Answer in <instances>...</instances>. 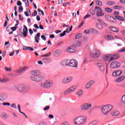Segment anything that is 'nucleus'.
Masks as SVG:
<instances>
[{
    "instance_id": "nucleus-5",
    "label": "nucleus",
    "mask_w": 125,
    "mask_h": 125,
    "mask_svg": "<svg viewBox=\"0 0 125 125\" xmlns=\"http://www.w3.org/2000/svg\"><path fill=\"white\" fill-rule=\"evenodd\" d=\"M31 79L32 81H34V82H42L43 81V77L40 75L31 76Z\"/></svg>"
},
{
    "instance_id": "nucleus-7",
    "label": "nucleus",
    "mask_w": 125,
    "mask_h": 125,
    "mask_svg": "<svg viewBox=\"0 0 125 125\" xmlns=\"http://www.w3.org/2000/svg\"><path fill=\"white\" fill-rule=\"evenodd\" d=\"M73 80V77L69 76L63 78L62 80V83L63 84H66L67 83H69Z\"/></svg>"
},
{
    "instance_id": "nucleus-16",
    "label": "nucleus",
    "mask_w": 125,
    "mask_h": 125,
    "mask_svg": "<svg viewBox=\"0 0 125 125\" xmlns=\"http://www.w3.org/2000/svg\"><path fill=\"white\" fill-rule=\"evenodd\" d=\"M67 52H68L69 53H74L75 52H76V50H75V49H74V47L73 46H70L68 47L67 49H66Z\"/></svg>"
},
{
    "instance_id": "nucleus-26",
    "label": "nucleus",
    "mask_w": 125,
    "mask_h": 125,
    "mask_svg": "<svg viewBox=\"0 0 125 125\" xmlns=\"http://www.w3.org/2000/svg\"><path fill=\"white\" fill-rule=\"evenodd\" d=\"M112 116H119L120 112L118 111H113L111 113Z\"/></svg>"
},
{
    "instance_id": "nucleus-2",
    "label": "nucleus",
    "mask_w": 125,
    "mask_h": 125,
    "mask_svg": "<svg viewBox=\"0 0 125 125\" xmlns=\"http://www.w3.org/2000/svg\"><path fill=\"white\" fill-rule=\"evenodd\" d=\"M113 109V105L111 104H107L103 106L102 108V112L104 115H108L110 111Z\"/></svg>"
},
{
    "instance_id": "nucleus-33",
    "label": "nucleus",
    "mask_w": 125,
    "mask_h": 125,
    "mask_svg": "<svg viewBox=\"0 0 125 125\" xmlns=\"http://www.w3.org/2000/svg\"><path fill=\"white\" fill-rule=\"evenodd\" d=\"M105 11H106V12H108L109 13H111V12H112V11H113V10L110 8H105L104 9Z\"/></svg>"
},
{
    "instance_id": "nucleus-47",
    "label": "nucleus",
    "mask_w": 125,
    "mask_h": 125,
    "mask_svg": "<svg viewBox=\"0 0 125 125\" xmlns=\"http://www.w3.org/2000/svg\"><path fill=\"white\" fill-rule=\"evenodd\" d=\"M50 108V106L49 105H47L43 108V110H44V111H47V110H49Z\"/></svg>"
},
{
    "instance_id": "nucleus-9",
    "label": "nucleus",
    "mask_w": 125,
    "mask_h": 125,
    "mask_svg": "<svg viewBox=\"0 0 125 125\" xmlns=\"http://www.w3.org/2000/svg\"><path fill=\"white\" fill-rule=\"evenodd\" d=\"M92 105L91 104H88L87 103L84 104L80 106L81 110H88L89 108H91Z\"/></svg>"
},
{
    "instance_id": "nucleus-54",
    "label": "nucleus",
    "mask_w": 125,
    "mask_h": 125,
    "mask_svg": "<svg viewBox=\"0 0 125 125\" xmlns=\"http://www.w3.org/2000/svg\"><path fill=\"white\" fill-rule=\"evenodd\" d=\"M90 14H92V15H95V10H91L90 11Z\"/></svg>"
},
{
    "instance_id": "nucleus-21",
    "label": "nucleus",
    "mask_w": 125,
    "mask_h": 125,
    "mask_svg": "<svg viewBox=\"0 0 125 125\" xmlns=\"http://www.w3.org/2000/svg\"><path fill=\"white\" fill-rule=\"evenodd\" d=\"M125 76H121L117 79L115 81L117 82V83H121V82H123V81L125 80Z\"/></svg>"
},
{
    "instance_id": "nucleus-41",
    "label": "nucleus",
    "mask_w": 125,
    "mask_h": 125,
    "mask_svg": "<svg viewBox=\"0 0 125 125\" xmlns=\"http://www.w3.org/2000/svg\"><path fill=\"white\" fill-rule=\"evenodd\" d=\"M85 87L86 89H89V88H90V87H91V86H90V85L87 83L86 84Z\"/></svg>"
},
{
    "instance_id": "nucleus-17",
    "label": "nucleus",
    "mask_w": 125,
    "mask_h": 125,
    "mask_svg": "<svg viewBox=\"0 0 125 125\" xmlns=\"http://www.w3.org/2000/svg\"><path fill=\"white\" fill-rule=\"evenodd\" d=\"M26 70H28V67H22L19 69L17 73H20L21 74V73H24V72H26Z\"/></svg>"
},
{
    "instance_id": "nucleus-29",
    "label": "nucleus",
    "mask_w": 125,
    "mask_h": 125,
    "mask_svg": "<svg viewBox=\"0 0 125 125\" xmlns=\"http://www.w3.org/2000/svg\"><path fill=\"white\" fill-rule=\"evenodd\" d=\"M60 53V52L59 51V50H56L54 53H53V55L54 56H55V57H58V55H59Z\"/></svg>"
},
{
    "instance_id": "nucleus-10",
    "label": "nucleus",
    "mask_w": 125,
    "mask_h": 125,
    "mask_svg": "<svg viewBox=\"0 0 125 125\" xmlns=\"http://www.w3.org/2000/svg\"><path fill=\"white\" fill-rule=\"evenodd\" d=\"M69 65L70 67L77 68L78 67V61L75 59L71 60L69 61Z\"/></svg>"
},
{
    "instance_id": "nucleus-56",
    "label": "nucleus",
    "mask_w": 125,
    "mask_h": 125,
    "mask_svg": "<svg viewBox=\"0 0 125 125\" xmlns=\"http://www.w3.org/2000/svg\"><path fill=\"white\" fill-rule=\"evenodd\" d=\"M11 107L12 108H14L15 109H17V106H16V104H12Z\"/></svg>"
},
{
    "instance_id": "nucleus-42",
    "label": "nucleus",
    "mask_w": 125,
    "mask_h": 125,
    "mask_svg": "<svg viewBox=\"0 0 125 125\" xmlns=\"http://www.w3.org/2000/svg\"><path fill=\"white\" fill-rule=\"evenodd\" d=\"M121 101H122V103H124V104H125V95H124L122 96V99H121Z\"/></svg>"
},
{
    "instance_id": "nucleus-8",
    "label": "nucleus",
    "mask_w": 125,
    "mask_h": 125,
    "mask_svg": "<svg viewBox=\"0 0 125 125\" xmlns=\"http://www.w3.org/2000/svg\"><path fill=\"white\" fill-rule=\"evenodd\" d=\"M100 55H101V53L100 51L98 50H96L94 51V53L91 54L90 56L92 57V58H99L100 57Z\"/></svg>"
},
{
    "instance_id": "nucleus-31",
    "label": "nucleus",
    "mask_w": 125,
    "mask_h": 125,
    "mask_svg": "<svg viewBox=\"0 0 125 125\" xmlns=\"http://www.w3.org/2000/svg\"><path fill=\"white\" fill-rule=\"evenodd\" d=\"M7 98V96H1L0 95V100L2 101V100H6Z\"/></svg>"
},
{
    "instance_id": "nucleus-28",
    "label": "nucleus",
    "mask_w": 125,
    "mask_h": 125,
    "mask_svg": "<svg viewBox=\"0 0 125 125\" xmlns=\"http://www.w3.org/2000/svg\"><path fill=\"white\" fill-rule=\"evenodd\" d=\"M115 18L117 19L118 20H120V21H125V18L120 16H116Z\"/></svg>"
},
{
    "instance_id": "nucleus-24",
    "label": "nucleus",
    "mask_w": 125,
    "mask_h": 125,
    "mask_svg": "<svg viewBox=\"0 0 125 125\" xmlns=\"http://www.w3.org/2000/svg\"><path fill=\"white\" fill-rule=\"evenodd\" d=\"M23 35L24 38H26L28 35V28L23 29Z\"/></svg>"
},
{
    "instance_id": "nucleus-52",
    "label": "nucleus",
    "mask_w": 125,
    "mask_h": 125,
    "mask_svg": "<svg viewBox=\"0 0 125 125\" xmlns=\"http://www.w3.org/2000/svg\"><path fill=\"white\" fill-rule=\"evenodd\" d=\"M51 55V52H49V53L46 55H43L42 56L43 57H48V56H50Z\"/></svg>"
},
{
    "instance_id": "nucleus-27",
    "label": "nucleus",
    "mask_w": 125,
    "mask_h": 125,
    "mask_svg": "<svg viewBox=\"0 0 125 125\" xmlns=\"http://www.w3.org/2000/svg\"><path fill=\"white\" fill-rule=\"evenodd\" d=\"M83 90H79L78 91H77V94L79 97H81V96L83 95Z\"/></svg>"
},
{
    "instance_id": "nucleus-15",
    "label": "nucleus",
    "mask_w": 125,
    "mask_h": 125,
    "mask_svg": "<svg viewBox=\"0 0 125 125\" xmlns=\"http://www.w3.org/2000/svg\"><path fill=\"white\" fill-rule=\"evenodd\" d=\"M83 45V40H79L76 42V43L74 44L75 47H79V46H82Z\"/></svg>"
},
{
    "instance_id": "nucleus-50",
    "label": "nucleus",
    "mask_w": 125,
    "mask_h": 125,
    "mask_svg": "<svg viewBox=\"0 0 125 125\" xmlns=\"http://www.w3.org/2000/svg\"><path fill=\"white\" fill-rule=\"evenodd\" d=\"M107 39L108 40H113L114 37L112 35H108L107 36Z\"/></svg>"
},
{
    "instance_id": "nucleus-14",
    "label": "nucleus",
    "mask_w": 125,
    "mask_h": 125,
    "mask_svg": "<svg viewBox=\"0 0 125 125\" xmlns=\"http://www.w3.org/2000/svg\"><path fill=\"white\" fill-rule=\"evenodd\" d=\"M30 74L31 75H33L34 76L33 77H35V76H39V75H41V72L38 70H33L30 72Z\"/></svg>"
},
{
    "instance_id": "nucleus-4",
    "label": "nucleus",
    "mask_w": 125,
    "mask_h": 125,
    "mask_svg": "<svg viewBox=\"0 0 125 125\" xmlns=\"http://www.w3.org/2000/svg\"><path fill=\"white\" fill-rule=\"evenodd\" d=\"M94 10L95 12L97 13L96 15L98 17H99L100 16H103V15H104V13L103 12V11H102V9H101V8L96 6L95 7Z\"/></svg>"
},
{
    "instance_id": "nucleus-20",
    "label": "nucleus",
    "mask_w": 125,
    "mask_h": 125,
    "mask_svg": "<svg viewBox=\"0 0 125 125\" xmlns=\"http://www.w3.org/2000/svg\"><path fill=\"white\" fill-rule=\"evenodd\" d=\"M99 64V69L102 72H104L105 71V66H104V64H102L101 63H98Z\"/></svg>"
},
{
    "instance_id": "nucleus-63",
    "label": "nucleus",
    "mask_w": 125,
    "mask_h": 125,
    "mask_svg": "<svg viewBox=\"0 0 125 125\" xmlns=\"http://www.w3.org/2000/svg\"><path fill=\"white\" fill-rule=\"evenodd\" d=\"M39 125H47V124H46V123L45 122H41L39 124Z\"/></svg>"
},
{
    "instance_id": "nucleus-37",
    "label": "nucleus",
    "mask_w": 125,
    "mask_h": 125,
    "mask_svg": "<svg viewBox=\"0 0 125 125\" xmlns=\"http://www.w3.org/2000/svg\"><path fill=\"white\" fill-rule=\"evenodd\" d=\"M18 109H19V111L20 113H21V114H22V115H24V116H25V115H26V114H25L24 112L21 111V108L20 107V105H19V104H18Z\"/></svg>"
},
{
    "instance_id": "nucleus-40",
    "label": "nucleus",
    "mask_w": 125,
    "mask_h": 125,
    "mask_svg": "<svg viewBox=\"0 0 125 125\" xmlns=\"http://www.w3.org/2000/svg\"><path fill=\"white\" fill-rule=\"evenodd\" d=\"M106 4H107V5H114V4H115V2L108 1L106 3Z\"/></svg>"
},
{
    "instance_id": "nucleus-35",
    "label": "nucleus",
    "mask_w": 125,
    "mask_h": 125,
    "mask_svg": "<svg viewBox=\"0 0 125 125\" xmlns=\"http://www.w3.org/2000/svg\"><path fill=\"white\" fill-rule=\"evenodd\" d=\"M96 4L99 5V6H102V1L100 0H97L96 1Z\"/></svg>"
},
{
    "instance_id": "nucleus-44",
    "label": "nucleus",
    "mask_w": 125,
    "mask_h": 125,
    "mask_svg": "<svg viewBox=\"0 0 125 125\" xmlns=\"http://www.w3.org/2000/svg\"><path fill=\"white\" fill-rule=\"evenodd\" d=\"M64 36H66V31H63L62 33L60 34V38L64 37Z\"/></svg>"
},
{
    "instance_id": "nucleus-36",
    "label": "nucleus",
    "mask_w": 125,
    "mask_h": 125,
    "mask_svg": "<svg viewBox=\"0 0 125 125\" xmlns=\"http://www.w3.org/2000/svg\"><path fill=\"white\" fill-rule=\"evenodd\" d=\"M82 36H83V34L82 33L78 34L76 37L75 39L76 40H79V39H81L82 38Z\"/></svg>"
},
{
    "instance_id": "nucleus-57",
    "label": "nucleus",
    "mask_w": 125,
    "mask_h": 125,
    "mask_svg": "<svg viewBox=\"0 0 125 125\" xmlns=\"http://www.w3.org/2000/svg\"><path fill=\"white\" fill-rule=\"evenodd\" d=\"M18 27L17 26H14V27H11V30H12L13 31H16V29H17Z\"/></svg>"
},
{
    "instance_id": "nucleus-12",
    "label": "nucleus",
    "mask_w": 125,
    "mask_h": 125,
    "mask_svg": "<svg viewBox=\"0 0 125 125\" xmlns=\"http://www.w3.org/2000/svg\"><path fill=\"white\" fill-rule=\"evenodd\" d=\"M121 56L120 55V54H115L114 55H111V57L110 58V60H109V62H111V61L115 60V59H118L120 58V57Z\"/></svg>"
},
{
    "instance_id": "nucleus-22",
    "label": "nucleus",
    "mask_w": 125,
    "mask_h": 125,
    "mask_svg": "<svg viewBox=\"0 0 125 125\" xmlns=\"http://www.w3.org/2000/svg\"><path fill=\"white\" fill-rule=\"evenodd\" d=\"M7 82H9V78L2 79L1 78H0V83H7Z\"/></svg>"
},
{
    "instance_id": "nucleus-60",
    "label": "nucleus",
    "mask_w": 125,
    "mask_h": 125,
    "mask_svg": "<svg viewBox=\"0 0 125 125\" xmlns=\"http://www.w3.org/2000/svg\"><path fill=\"white\" fill-rule=\"evenodd\" d=\"M105 18L106 19V20H108L109 21L110 19L111 18V16H105Z\"/></svg>"
},
{
    "instance_id": "nucleus-49",
    "label": "nucleus",
    "mask_w": 125,
    "mask_h": 125,
    "mask_svg": "<svg viewBox=\"0 0 125 125\" xmlns=\"http://www.w3.org/2000/svg\"><path fill=\"white\" fill-rule=\"evenodd\" d=\"M3 106H10V103H2V104Z\"/></svg>"
},
{
    "instance_id": "nucleus-6",
    "label": "nucleus",
    "mask_w": 125,
    "mask_h": 125,
    "mask_svg": "<svg viewBox=\"0 0 125 125\" xmlns=\"http://www.w3.org/2000/svg\"><path fill=\"white\" fill-rule=\"evenodd\" d=\"M52 82L46 81L44 83H41V86L45 88H49V87L52 86Z\"/></svg>"
},
{
    "instance_id": "nucleus-19",
    "label": "nucleus",
    "mask_w": 125,
    "mask_h": 125,
    "mask_svg": "<svg viewBox=\"0 0 125 125\" xmlns=\"http://www.w3.org/2000/svg\"><path fill=\"white\" fill-rule=\"evenodd\" d=\"M111 57H112V55L108 54L104 56L103 59L105 60V61H108V60L110 59L111 60Z\"/></svg>"
},
{
    "instance_id": "nucleus-62",
    "label": "nucleus",
    "mask_w": 125,
    "mask_h": 125,
    "mask_svg": "<svg viewBox=\"0 0 125 125\" xmlns=\"http://www.w3.org/2000/svg\"><path fill=\"white\" fill-rule=\"evenodd\" d=\"M5 70L6 71V72H8L11 71V68H8L6 67H5Z\"/></svg>"
},
{
    "instance_id": "nucleus-48",
    "label": "nucleus",
    "mask_w": 125,
    "mask_h": 125,
    "mask_svg": "<svg viewBox=\"0 0 125 125\" xmlns=\"http://www.w3.org/2000/svg\"><path fill=\"white\" fill-rule=\"evenodd\" d=\"M12 89H14L15 90H16L17 89L18 90V87H17V86L14 85L11 87Z\"/></svg>"
},
{
    "instance_id": "nucleus-61",
    "label": "nucleus",
    "mask_w": 125,
    "mask_h": 125,
    "mask_svg": "<svg viewBox=\"0 0 125 125\" xmlns=\"http://www.w3.org/2000/svg\"><path fill=\"white\" fill-rule=\"evenodd\" d=\"M19 16L20 17L19 19L21 20V21H23V20H24V18H23V17H21V15L20 14Z\"/></svg>"
},
{
    "instance_id": "nucleus-25",
    "label": "nucleus",
    "mask_w": 125,
    "mask_h": 125,
    "mask_svg": "<svg viewBox=\"0 0 125 125\" xmlns=\"http://www.w3.org/2000/svg\"><path fill=\"white\" fill-rule=\"evenodd\" d=\"M72 92L70 88H68L64 92L63 94H64V95H68V94H70V93H72Z\"/></svg>"
},
{
    "instance_id": "nucleus-1",
    "label": "nucleus",
    "mask_w": 125,
    "mask_h": 125,
    "mask_svg": "<svg viewBox=\"0 0 125 125\" xmlns=\"http://www.w3.org/2000/svg\"><path fill=\"white\" fill-rule=\"evenodd\" d=\"M85 123H86V117L84 116H78L74 120V123L76 125H83Z\"/></svg>"
},
{
    "instance_id": "nucleus-64",
    "label": "nucleus",
    "mask_w": 125,
    "mask_h": 125,
    "mask_svg": "<svg viewBox=\"0 0 125 125\" xmlns=\"http://www.w3.org/2000/svg\"><path fill=\"white\" fill-rule=\"evenodd\" d=\"M62 125H69V123H68V122H65L62 123Z\"/></svg>"
},
{
    "instance_id": "nucleus-45",
    "label": "nucleus",
    "mask_w": 125,
    "mask_h": 125,
    "mask_svg": "<svg viewBox=\"0 0 125 125\" xmlns=\"http://www.w3.org/2000/svg\"><path fill=\"white\" fill-rule=\"evenodd\" d=\"M42 61H43L45 63H46L47 61H50V59L44 58V59H43Z\"/></svg>"
},
{
    "instance_id": "nucleus-46",
    "label": "nucleus",
    "mask_w": 125,
    "mask_h": 125,
    "mask_svg": "<svg viewBox=\"0 0 125 125\" xmlns=\"http://www.w3.org/2000/svg\"><path fill=\"white\" fill-rule=\"evenodd\" d=\"M84 34H86V35H89L90 34V30L88 29H86L84 31Z\"/></svg>"
},
{
    "instance_id": "nucleus-18",
    "label": "nucleus",
    "mask_w": 125,
    "mask_h": 125,
    "mask_svg": "<svg viewBox=\"0 0 125 125\" xmlns=\"http://www.w3.org/2000/svg\"><path fill=\"white\" fill-rule=\"evenodd\" d=\"M40 37H41V33H38L36 36L35 37V40L36 42L37 43H39L40 41Z\"/></svg>"
},
{
    "instance_id": "nucleus-11",
    "label": "nucleus",
    "mask_w": 125,
    "mask_h": 125,
    "mask_svg": "<svg viewBox=\"0 0 125 125\" xmlns=\"http://www.w3.org/2000/svg\"><path fill=\"white\" fill-rule=\"evenodd\" d=\"M120 66H121V63L118 62L117 61L112 62L110 64V67L112 68H118L120 67Z\"/></svg>"
},
{
    "instance_id": "nucleus-38",
    "label": "nucleus",
    "mask_w": 125,
    "mask_h": 125,
    "mask_svg": "<svg viewBox=\"0 0 125 125\" xmlns=\"http://www.w3.org/2000/svg\"><path fill=\"white\" fill-rule=\"evenodd\" d=\"M88 83L90 85V86H91V85H93V84H94V83H95V81L94 80H91L89 82H88Z\"/></svg>"
},
{
    "instance_id": "nucleus-39",
    "label": "nucleus",
    "mask_w": 125,
    "mask_h": 125,
    "mask_svg": "<svg viewBox=\"0 0 125 125\" xmlns=\"http://www.w3.org/2000/svg\"><path fill=\"white\" fill-rule=\"evenodd\" d=\"M97 124V121H94L91 123H90L88 125H95Z\"/></svg>"
},
{
    "instance_id": "nucleus-23",
    "label": "nucleus",
    "mask_w": 125,
    "mask_h": 125,
    "mask_svg": "<svg viewBox=\"0 0 125 125\" xmlns=\"http://www.w3.org/2000/svg\"><path fill=\"white\" fill-rule=\"evenodd\" d=\"M110 30L114 33H118L119 32V28L117 27H110Z\"/></svg>"
},
{
    "instance_id": "nucleus-3",
    "label": "nucleus",
    "mask_w": 125,
    "mask_h": 125,
    "mask_svg": "<svg viewBox=\"0 0 125 125\" xmlns=\"http://www.w3.org/2000/svg\"><path fill=\"white\" fill-rule=\"evenodd\" d=\"M18 90L22 93H26L27 90H30V89L26 85L21 84L18 86Z\"/></svg>"
},
{
    "instance_id": "nucleus-55",
    "label": "nucleus",
    "mask_w": 125,
    "mask_h": 125,
    "mask_svg": "<svg viewBox=\"0 0 125 125\" xmlns=\"http://www.w3.org/2000/svg\"><path fill=\"white\" fill-rule=\"evenodd\" d=\"M37 14H38V12L37 11V10H34V13L32 14V16H36Z\"/></svg>"
},
{
    "instance_id": "nucleus-13",
    "label": "nucleus",
    "mask_w": 125,
    "mask_h": 125,
    "mask_svg": "<svg viewBox=\"0 0 125 125\" xmlns=\"http://www.w3.org/2000/svg\"><path fill=\"white\" fill-rule=\"evenodd\" d=\"M122 70H117L113 72L112 75L113 77H118L119 76H121V75H122Z\"/></svg>"
},
{
    "instance_id": "nucleus-34",
    "label": "nucleus",
    "mask_w": 125,
    "mask_h": 125,
    "mask_svg": "<svg viewBox=\"0 0 125 125\" xmlns=\"http://www.w3.org/2000/svg\"><path fill=\"white\" fill-rule=\"evenodd\" d=\"M61 64L62 66H67V60H63L61 62Z\"/></svg>"
},
{
    "instance_id": "nucleus-32",
    "label": "nucleus",
    "mask_w": 125,
    "mask_h": 125,
    "mask_svg": "<svg viewBox=\"0 0 125 125\" xmlns=\"http://www.w3.org/2000/svg\"><path fill=\"white\" fill-rule=\"evenodd\" d=\"M76 88H77V86H72L69 88V89L71 90V92H74V91H75V90L76 89Z\"/></svg>"
},
{
    "instance_id": "nucleus-43",
    "label": "nucleus",
    "mask_w": 125,
    "mask_h": 125,
    "mask_svg": "<svg viewBox=\"0 0 125 125\" xmlns=\"http://www.w3.org/2000/svg\"><path fill=\"white\" fill-rule=\"evenodd\" d=\"M19 12L21 13V12H23V7L22 6H20L19 7Z\"/></svg>"
},
{
    "instance_id": "nucleus-51",
    "label": "nucleus",
    "mask_w": 125,
    "mask_h": 125,
    "mask_svg": "<svg viewBox=\"0 0 125 125\" xmlns=\"http://www.w3.org/2000/svg\"><path fill=\"white\" fill-rule=\"evenodd\" d=\"M29 47H28L27 46L23 45V50H29Z\"/></svg>"
},
{
    "instance_id": "nucleus-53",
    "label": "nucleus",
    "mask_w": 125,
    "mask_h": 125,
    "mask_svg": "<svg viewBox=\"0 0 125 125\" xmlns=\"http://www.w3.org/2000/svg\"><path fill=\"white\" fill-rule=\"evenodd\" d=\"M97 27L98 29H99L100 30H102V29H103V26H102L100 24H98L97 25Z\"/></svg>"
},
{
    "instance_id": "nucleus-30",
    "label": "nucleus",
    "mask_w": 125,
    "mask_h": 125,
    "mask_svg": "<svg viewBox=\"0 0 125 125\" xmlns=\"http://www.w3.org/2000/svg\"><path fill=\"white\" fill-rule=\"evenodd\" d=\"M109 21L113 23V22H116L117 21V20L115 18H114V17H110V20Z\"/></svg>"
},
{
    "instance_id": "nucleus-59",
    "label": "nucleus",
    "mask_w": 125,
    "mask_h": 125,
    "mask_svg": "<svg viewBox=\"0 0 125 125\" xmlns=\"http://www.w3.org/2000/svg\"><path fill=\"white\" fill-rule=\"evenodd\" d=\"M90 16H91V15L89 14H87L84 16L83 19H86V18H89V17H90Z\"/></svg>"
},
{
    "instance_id": "nucleus-58",
    "label": "nucleus",
    "mask_w": 125,
    "mask_h": 125,
    "mask_svg": "<svg viewBox=\"0 0 125 125\" xmlns=\"http://www.w3.org/2000/svg\"><path fill=\"white\" fill-rule=\"evenodd\" d=\"M17 4L18 6H21L22 5V2L20 1H18L17 2Z\"/></svg>"
}]
</instances>
